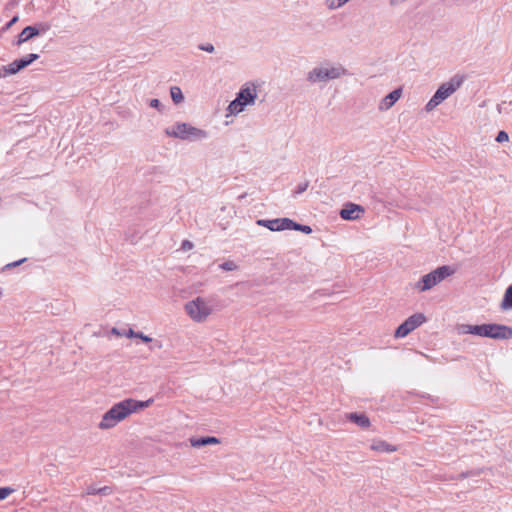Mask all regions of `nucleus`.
<instances>
[{"instance_id": "393cba45", "label": "nucleus", "mask_w": 512, "mask_h": 512, "mask_svg": "<svg viewBox=\"0 0 512 512\" xmlns=\"http://www.w3.org/2000/svg\"><path fill=\"white\" fill-rule=\"evenodd\" d=\"M480 337L490 338V323L480 325Z\"/></svg>"}, {"instance_id": "20e7f679", "label": "nucleus", "mask_w": 512, "mask_h": 512, "mask_svg": "<svg viewBox=\"0 0 512 512\" xmlns=\"http://www.w3.org/2000/svg\"><path fill=\"white\" fill-rule=\"evenodd\" d=\"M454 273L455 269L453 267L448 265L440 266L430 273L422 276L415 284V289L419 292L428 291Z\"/></svg>"}, {"instance_id": "dca6fc26", "label": "nucleus", "mask_w": 512, "mask_h": 512, "mask_svg": "<svg viewBox=\"0 0 512 512\" xmlns=\"http://www.w3.org/2000/svg\"><path fill=\"white\" fill-rule=\"evenodd\" d=\"M370 448L372 450H374V451H377V452L390 453V452L396 451V447L395 446L387 443L384 440H375V441H373V443L371 444Z\"/></svg>"}, {"instance_id": "4be33fe9", "label": "nucleus", "mask_w": 512, "mask_h": 512, "mask_svg": "<svg viewBox=\"0 0 512 512\" xmlns=\"http://www.w3.org/2000/svg\"><path fill=\"white\" fill-rule=\"evenodd\" d=\"M128 336L129 337H136V338H139L141 339L143 342H151L152 341V338L143 334L142 332H134L132 329H129V332H128Z\"/></svg>"}, {"instance_id": "f3484780", "label": "nucleus", "mask_w": 512, "mask_h": 512, "mask_svg": "<svg viewBox=\"0 0 512 512\" xmlns=\"http://www.w3.org/2000/svg\"><path fill=\"white\" fill-rule=\"evenodd\" d=\"M457 332L459 334H472L480 336V325L459 324L457 326Z\"/></svg>"}, {"instance_id": "f8f14e48", "label": "nucleus", "mask_w": 512, "mask_h": 512, "mask_svg": "<svg viewBox=\"0 0 512 512\" xmlns=\"http://www.w3.org/2000/svg\"><path fill=\"white\" fill-rule=\"evenodd\" d=\"M401 93V89H395L392 92H390L381 100L379 104V109L388 110L389 108H391L396 103V101H398V99L401 96Z\"/></svg>"}, {"instance_id": "f704fd0d", "label": "nucleus", "mask_w": 512, "mask_h": 512, "mask_svg": "<svg viewBox=\"0 0 512 512\" xmlns=\"http://www.w3.org/2000/svg\"><path fill=\"white\" fill-rule=\"evenodd\" d=\"M101 495H110L112 493V489L109 486L101 487L97 490Z\"/></svg>"}, {"instance_id": "72a5a7b5", "label": "nucleus", "mask_w": 512, "mask_h": 512, "mask_svg": "<svg viewBox=\"0 0 512 512\" xmlns=\"http://www.w3.org/2000/svg\"><path fill=\"white\" fill-rule=\"evenodd\" d=\"M25 58L27 60L28 65H30L32 62H34L35 60H37L39 58V55L35 54V53H30V54L26 55Z\"/></svg>"}, {"instance_id": "bb28decb", "label": "nucleus", "mask_w": 512, "mask_h": 512, "mask_svg": "<svg viewBox=\"0 0 512 512\" xmlns=\"http://www.w3.org/2000/svg\"><path fill=\"white\" fill-rule=\"evenodd\" d=\"M308 186H309V182L308 181H305L303 183L298 184L296 189H295V191H294V194L298 195V194H301V193L305 192L307 190Z\"/></svg>"}, {"instance_id": "e433bc0d", "label": "nucleus", "mask_w": 512, "mask_h": 512, "mask_svg": "<svg viewBox=\"0 0 512 512\" xmlns=\"http://www.w3.org/2000/svg\"><path fill=\"white\" fill-rule=\"evenodd\" d=\"M98 489H99V488H96V487H94V486H89V487L87 488V492H86V493H87L88 495H96V494H99V492H97V490H98Z\"/></svg>"}, {"instance_id": "4c0bfd02", "label": "nucleus", "mask_w": 512, "mask_h": 512, "mask_svg": "<svg viewBox=\"0 0 512 512\" xmlns=\"http://www.w3.org/2000/svg\"><path fill=\"white\" fill-rule=\"evenodd\" d=\"M236 265L232 261H226V271L234 270Z\"/></svg>"}, {"instance_id": "412c9836", "label": "nucleus", "mask_w": 512, "mask_h": 512, "mask_svg": "<svg viewBox=\"0 0 512 512\" xmlns=\"http://www.w3.org/2000/svg\"><path fill=\"white\" fill-rule=\"evenodd\" d=\"M279 231L291 229L294 230L296 226V222L289 218H279Z\"/></svg>"}, {"instance_id": "39448f33", "label": "nucleus", "mask_w": 512, "mask_h": 512, "mask_svg": "<svg viewBox=\"0 0 512 512\" xmlns=\"http://www.w3.org/2000/svg\"><path fill=\"white\" fill-rule=\"evenodd\" d=\"M347 71L341 65L316 66L307 73V81L310 83L327 82L346 75Z\"/></svg>"}, {"instance_id": "7ed1b4c3", "label": "nucleus", "mask_w": 512, "mask_h": 512, "mask_svg": "<svg viewBox=\"0 0 512 512\" xmlns=\"http://www.w3.org/2000/svg\"><path fill=\"white\" fill-rule=\"evenodd\" d=\"M464 81V77L460 75L453 76L449 81L441 84L436 90L432 98L428 101L425 106L426 111H432L441 102L451 96L456 90H458Z\"/></svg>"}, {"instance_id": "a211bd4d", "label": "nucleus", "mask_w": 512, "mask_h": 512, "mask_svg": "<svg viewBox=\"0 0 512 512\" xmlns=\"http://www.w3.org/2000/svg\"><path fill=\"white\" fill-rule=\"evenodd\" d=\"M257 225L268 228L271 231H279V218L266 220L259 219L256 221Z\"/></svg>"}, {"instance_id": "423d86ee", "label": "nucleus", "mask_w": 512, "mask_h": 512, "mask_svg": "<svg viewBox=\"0 0 512 512\" xmlns=\"http://www.w3.org/2000/svg\"><path fill=\"white\" fill-rule=\"evenodd\" d=\"M165 134L169 137L179 138L181 140H199L205 138L207 133L188 123H176L172 127L165 129Z\"/></svg>"}, {"instance_id": "cd10ccee", "label": "nucleus", "mask_w": 512, "mask_h": 512, "mask_svg": "<svg viewBox=\"0 0 512 512\" xmlns=\"http://www.w3.org/2000/svg\"><path fill=\"white\" fill-rule=\"evenodd\" d=\"M296 231H301L305 234H310L312 232V228L308 225H302V224H298L296 223V226H295V229Z\"/></svg>"}, {"instance_id": "7c9ffc66", "label": "nucleus", "mask_w": 512, "mask_h": 512, "mask_svg": "<svg viewBox=\"0 0 512 512\" xmlns=\"http://www.w3.org/2000/svg\"><path fill=\"white\" fill-rule=\"evenodd\" d=\"M193 247H194V244L189 240H184L181 244V249L183 251H189V250L193 249Z\"/></svg>"}, {"instance_id": "0eeeda50", "label": "nucleus", "mask_w": 512, "mask_h": 512, "mask_svg": "<svg viewBox=\"0 0 512 512\" xmlns=\"http://www.w3.org/2000/svg\"><path fill=\"white\" fill-rule=\"evenodd\" d=\"M186 313L196 322L204 321L211 313L209 305L200 297L185 304Z\"/></svg>"}, {"instance_id": "f257e3e1", "label": "nucleus", "mask_w": 512, "mask_h": 512, "mask_svg": "<svg viewBox=\"0 0 512 512\" xmlns=\"http://www.w3.org/2000/svg\"><path fill=\"white\" fill-rule=\"evenodd\" d=\"M152 403V398L146 401H140L133 398L124 399L114 404L103 414L98 427L101 430L114 428L118 423L125 420L131 414L148 408Z\"/></svg>"}, {"instance_id": "aec40b11", "label": "nucleus", "mask_w": 512, "mask_h": 512, "mask_svg": "<svg viewBox=\"0 0 512 512\" xmlns=\"http://www.w3.org/2000/svg\"><path fill=\"white\" fill-rule=\"evenodd\" d=\"M171 98L174 101V103L179 104L184 100L183 93L181 89L177 86H173L170 89Z\"/></svg>"}, {"instance_id": "4468645a", "label": "nucleus", "mask_w": 512, "mask_h": 512, "mask_svg": "<svg viewBox=\"0 0 512 512\" xmlns=\"http://www.w3.org/2000/svg\"><path fill=\"white\" fill-rule=\"evenodd\" d=\"M190 443L193 447L200 448L210 444H220V439L213 436H206L200 438H191Z\"/></svg>"}, {"instance_id": "473e14b6", "label": "nucleus", "mask_w": 512, "mask_h": 512, "mask_svg": "<svg viewBox=\"0 0 512 512\" xmlns=\"http://www.w3.org/2000/svg\"><path fill=\"white\" fill-rule=\"evenodd\" d=\"M150 106L158 109L159 111H162V108H163V105L161 104L160 100H158V99H152L150 101Z\"/></svg>"}, {"instance_id": "5701e85b", "label": "nucleus", "mask_w": 512, "mask_h": 512, "mask_svg": "<svg viewBox=\"0 0 512 512\" xmlns=\"http://www.w3.org/2000/svg\"><path fill=\"white\" fill-rule=\"evenodd\" d=\"M15 492L11 487H0V500L6 499L9 495Z\"/></svg>"}, {"instance_id": "b1692460", "label": "nucleus", "mask_w": 512, "mask_h": 512, "mask_svg": "<svg viewBox=\"0 0 512 512\" xmlns=\"http://www.w3.org/2000/svg\"><path fill=\"white\" fill-rule=\"evenodd\" d=\"M349 0H328V7L330 9H337L347 3Z\"/></svg>"}, {"instance_id": "ddd939ff", "label": "nucleus", "mask_w": 512, "mask_h": 512, "mask_svg": "<svg viewBox=\"0 0 512 512\" xmlns=\"http://www.w3.org/2000/svg\"><path fill=\"white\" fill-rule=\"evenodd\" d=\"M28 66L27 60L24 57L20 59L14 60L12 63L7 66H3L2 69L5 71V74H16L20 70L24 69Z\"/></svg>"}, {"instance_id": "c9c22d12", "label": "nucleus", "mask_w": 512, "mask_h": 512, "mask_svg": "<svg viewBox=\"0 0 512 512\" xmlns=\"http://www.w3.org/2000/svg\"><path fill=\"white\" fill-rule=\"evenodd\" d=\"M480 471H469V472H463L459 475L460 478H467L469 476H476L479 475Z\"/></svg>"}, {"instance_id": "2f4dec72", "label": "nucleus", "mask_w": 512, "mask_h": 512, "mask_svg": "<svg viewBox=\"0 0 512 512\" xmlns=\"http://www.w3.org/2000/svg\"><path fill=\"white\" fill-rule=\"evenodd\" d=\"M199 49L209 52V53H212L214 51V46L210 43H206V44L199 45Z\"/></svg>"}, {"instance_id": "f03ea898", "label": "nucleus", "mask_w": 512, "mask_h": 512, "mask_svg": "<svg viewBox=\"0 0 512 512\" xmlns=\"http://www.w3.org/2000/svg\"><path fill=\"white\" fill-rule=\"evenodd\" d=\"M259 85L255 82H246L240 88L239 92L236 95V98L230 102V104L226 107V117L231 115H238L242 113L246 107L253 106L257 100Z\"/></svg>"}, {"instance_id": "a878e982", "label": "nucleus", "mask_w": 512, "mask_h": 512, "mask_svg": "<svg viewBox=\"0 0 512 512\" xmlns=\"http://www.w3.org/2000/svg\"><path fill=\"white\" fill-rule=\"evenodd\" d=\"M27 260V258H22L20 260H17V261H14V262H11V263H8L6 264L4 267H3V270H10L14 267H17V266H20L22 263H24L25 261Z\"/></svg>"}, {"instance_id": "6ab92c4d", "label": "nucleus", "mask_w": 512, "mask_h": 512, "mask_svg": "<svg viewBox=\"0 0 512 512\" xmlns=\"http://www.w3.org/2000/svg\"><path fill=\"white\" fill-rule=\"evenodd\" d=\"M501 308L504 310L512 309V284L506 289L502 302Z\"/></svg>"}, {"instance_id": "c85d7f7f", "label": "nucleus", "mask_w": 512, "mask_h": 512, "mask_svg": "<svg viewBox=\"0 0 512 512\" xmlns=\"http://www.w3.org/2000/svg\"><path fill=\"white\" fill-rule=\"evenodd\" d=\"M509 140V136L505 131H500L496 136V141L499 143L507 142Z\"/></svg>"}, {"instance_id": "58836bf2", "label": "nucleus", "mask_w": 512, "mask_h": 512, "mask_svg": "<svg viewBox=\"0 0 512 512\" xmlns=\"http://www.w3.org/2000/svg\"><path fill=\"white\" fill-rule=\"evenodd\" d=\"M7 75L8 74H5V71L2 68H0V78L6 77Z\"/></svg>"}, {"instance_id": "2eb2a0df", "label": "nucleus", "mask_w": 512, "mask_h": 512, "mask_svg": "<svg viewBox=\"0 0 512 512\" xmlns=\"http://www.w3.org/2000/svg\"><path fill=\"white\" fill-rule=\"evenodd\" d=\"M347 419L361 428H368L370 426V420L365 414L349 413Z\"/></svg>"}, {"instance_id": "9b49d317", "label": "nucleus", "mask_w": 512, "mask_h": 512, "mask_svg": "<svg viewBox=\"0 0 512 512\" xmlns=\"http://www.w3.org/2000/svg\"><path fill=\"white\" fill-rule=\"evenodd\" d=\"M363 212L364 209L360 205L348 203L341 209L340 216L344 220H356Z\"/></svg>"}, {"instance_id": "c756f323", "label": "nucleus", "mask_w": 512, "mask_h": 512, "mask_svg": "<svg viewBox=\"0 0 512 512\" xmlns=\"http://www.w3.org/2000/svg\"><path fill=\"white\" fill-rule=\"evenodd\" d=\"M19 20V16L15 15L3 28L2 31L9 30L17 21Z\"/></svg>"}, {"instance_id": "1a4fd4ad", "label": "nucleus", "mask_w": 512, "mask_h": 512, "mask_svg": "<svg viewBox=\"0 0 512 512\" xmlns=\"http://www.w3.org/2000/svg\"><path fill=\"white\" fill-rule=\"evenodd\" d=\"M50 29V25L46 23H39L33 26L25 27L18 35L17 45H21L31 38L46 33Z\"/></svg>"}, {"instance_id": "6e6552de", "label": "nucleus", "mask_w": 512, "mask_h": 512, "mask_svg": "<svg viewBox=\"0 0 512 512\" xmlns=\"http://www.w3.org/2000/svg\"><path fill=\"white\" fill-rule=\"evenodd\" d=\"M426 318L422 313H416L408 317L399 327L396 329L394 336L396 338L406 337L410 332L418 328L425 322Z\"/></svg>"}, {"instance_id": "9d476101", "label": "nucleus", "mask_w": 512, "mask_h": 512, "mask_svg": "<svg viewBox=\"0 0 512 512\" xmlns=\"http://www.w3.org/2000/svg\"><path fill=\"white\" fill-rule=\"evenodd\" d=\"M490 338L497 340L511 339L512 328L503 324L490 323Z\"/></svg>"}]
</instances>
